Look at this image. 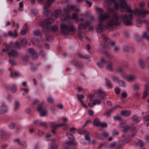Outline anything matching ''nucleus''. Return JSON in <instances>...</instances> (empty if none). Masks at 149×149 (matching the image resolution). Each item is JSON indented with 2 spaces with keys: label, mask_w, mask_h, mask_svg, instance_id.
I'll use <instances>...</instances> for the list:
<instances>
[{
  "label": "nucleus",
  "mask_w": 149,
  "mask_h": 149,
  "mask_svg": "<svg viewBox=\"0 0 149 149\" xmlns=\"http://www.w3.org/2000/svg\"><path fill=\"white\" fill-rule=\"evenodd\" d=\"M145 5L143 2H141L140 3V7L141 9H137L135 11H133L132 12L130 13L129 15L126 14H123L120 16V18L118 17V15L115 13L112 17V26L113 25H119L120 24L121 20H122L125 24L127 26H131L132 24V20L133 18L134 14H137L139 17H144L149 12L142 8V7Z\"/></svg>",
  "instance_id": "1"
},
{
  "label": "nucleus",
  "mask_w": 149,
  "mask_h": 149,
  "mask_svg": "<svg viewBox=\"0 0 149 149\" xmlns=\"http://www.w3.org/2000/svg\"><path fill=\"white\" fill-rule=\"evenodd\" d=\"M105 2L108 13H105L104 10L100 8H97L96 9V12L99 14L98 21L99 23L96 27V31L97 33H101L104 31L106 28L109 29L112 26L111 20L108 22L106 27L102 23V22L109 18L110 16L109 13L112 12V0H105Z\"/></svg>",
  "instance_id": "2"
},
{
  "label": "nucleus",
  "mask_w": 149,
  "mask_h": 149,
  "mask_svg": "<svg viewBox=\"0 0 149 149\" xmlns=\"http://www.w3.org/2000/svg\"><path fill=\"white\" fill-rule=\"evenodd\" d=\"M125 0H120V6H119L118 3L117 2V0H112V3H114V7L112 8V17H113L114 14L117 13L118 15V17L120 18V16L121 15H119L116 12L114 11V10H117L120 8V10L121 12L127 11L128 12H132V10L130 8L129 6L127 5V3L125 1Z\"/></svg>",
  "instance_id": "3"
},
{
  "label": "nucleus",
  "mask_w": 149,
  "mask_h": 149,
  "mask_svg": "<svg viewBox=\"0 0 149 149\" xmlns=\"http://www.w3.org/2000/svg\"><path fill=\"white\" fill-rule=\"evenodd\" d=\"M73 6H67L65 8L63 11L60 10H55L54 13V17L56 18L58 17L59 15H60V19L62 21H66L69 18V16L68 14V12L70 10H72L74 9Z\"/></svg>",
  "instance_id": "4"
},
{
  "label": "nucleus",
  "mask_w": 149,
  "mask_h": 149,
  "mask_svg": "<svg viewBox=\"0 0 149 149\" xmlns=\"http://www.w3.org/2000/svg\"><path fill=\"white\" fill-rule=\"evenodd\" d=\"M54 22L53 19L51 18H48L43 22H40V25L42 27V31L45 33L51 30L53 31H56L58 28L57 26L54 25L51 27L49 25Z\"/></svg>",
  "instance_id": "5"
},
{
  "label": "nucleus",
  "mask_w": 149,
  "mask_h": 149,
  "mask_svg": "<svg viewBox=\"0 0 149 149\" xmlns=\"http://www.w3.org/2000/svg\"><path fill=\"white\" fill-rule=\"evenodd\" d=\"M3 51L4 52H8V55L14 58H16L18 54L17 51L13 49V47L12 45L7 44L4 45L3 47Z\"/></svg>",
  "instance_id": "6"
},
{
  "label": "nucleus",
  "mask_w": 149,
  "mask_h": 149,
  "mask_svg": "<svg viewBox=\"0 0 149 149\" xmlns=\"http://www.w3.org/2000/svg\"><path fill=\"white\" fill-rule=\"evenodd\" d=\"M60 28L62 33L65 35H68L70 32H74L75 30V27L71 23L67 24L63 23L61 25Z\"/></svg>",
  "instance_id": "7"
},
{
  "label": "nucleus",
  "mask_w": 149,
  "mask_h": 149,
  "mask_svg": "<svg viewBox=\"0 0 149 149\" xmlns=\"http://www.w3.org/2000/svg\"><path fill=\"white\" fill-rule=\"evenodd\" d=\"M54 1V0H47L44 8V13L47 16L52 15L53 13L48 9Z\"/></svg>",
  "instance_id": "8"
},
{
  "label": "nucleus",
  "mask_w": 149,
  "mask_h": 149,
  "mask_svg": "<svg viewBox=\"0 0 149 149\" xmlns=\"http://www.w3.org/2000/svg\"><path fill=\"white\" fill-rule=\"evenodd\" d=\"M90 24L89 23L81 24L78 25L79 29H84L88 28L90 30H93L94 29L93 27V26H90Z\"/></svg>",
  "instance_id": "9"
},
{
  "label": "nucleus",
  "mask_w": 149,
  "mask_h": 149,
  "mask_svg": "<svg viewBox=\"0 0 149 149\" xmlns=\"http://www.w3.org/2000/svg\"><path fill=\"white\" fill-rule=\"evenodd\" d=\"M77 144V143L73 142H70L69 141L64 142L63 145V148L64 149H69L72 146H75Z\"/></svg>",
  "instance_id": "10"
},
{
  "label": "nucleus",
  "mask_w": 149,
  "mask_h": 149,
  "mask_svg": "<svg viewBox=\"0 0 149 149\" xmlns=\"http://www.w3.org/2000/svg\"><path fill=\"white\" fill-rule=\"evenodd\" d=\"M64 125V124L56 125L54 122H50V126L52 130V132L54 134L55 133V130L58 127Z\"/></svg>",
  "instance_id": "11"
},
{
  "label": "nucleus",
  "mask_w": 149,
  "mask_h": 149,
  "mask_svg": "<svg viewBox=\"0 0 149 149\" xmlns=\"http://www.w3.org/2000/svg\"><path fill=\"white\" fill-rule=\"evenodd\" d=\"M101 61L102 63H106V68L107 70L110 71H112V63L111 61H105L103 58H101Z\"/></svg>",
  "instance_id": "12"
},
{
  "label": "nucleus",
  "mask_w": 149,
  "mask_h": 149,
  "mask_svg": "<svg viewBox=\"0 0 149 149\" xmlns=\"http://www.w3.org/2000/svg\"><path fill=\"white\" fill-rule=\"evenodd\" d=\"M9 87L10 90L12 93H14L17 91V88L15 84H12L10 85L9 86L7 84H5L4 85L5 88H8Z\"/></svg>",
  "instance_id": "13"
},
{
  "label": "nucleus",
  "mask_w": 149,
  "mask_h": 149,
  "mask_svg": "<svg viewBox=\"0 0 149 149\" xmlns=\"http://www.w3.org/2000/svg\"><path fill=\"white\" fill-rule=\"evenodd\" d=\"M8 111V109L5 103H2L0 106V113L2 114Z\"/></svg>",
  "instance_id": "14"
},
{
  "label": "nucleus",
  "mask_w": 149,
  "mask_h": 149,
  "mask_svg": "<svg viewBox=\"0 0 149 149\" xmlns=\"http://www.w3.org/2000/svg\"><path fill=\"white\" fill-rule=\"evenodd\" d=\"M79 133L80 134H85V139L88 141H90V138L89 136L90 133L89 132L87 131L86 130H85L80 131Z\"/></svg>",
  "instance_id": "15"
},
{
  "label": "nucleus",
  "mask_w": 149,
  "mask_h": 149,
  "mask_svg": "<svg viewBox=\"0 0 149 149\" xmlns=\"http://www.w3.org/2000/svg\"><path fill=\"white\" fill-rule=\"evenodd\" d=\"M0 138L1 139L5 140L6 138L8 135V132L4 130H1L0 132Z\"/></svg>",
  "instance_id": "16"
},
{
  "label": "nucleus",
  "mask_w": 149,
  "mask_h": 149,
  "mask_svg": "<svg viewBox=\"0 0 149 149\" xmlns=\"http://www.w3.org/2000/svg\"><path fill=\"white\" fill-rule=\"evenodd\" d=\"M130 130L131 131H136V128L133 126H130L127 125V126H125L124 129L123 130L124 133H126L129 130Z\"/></svg>",
  "instance_id": "17"
},
{
  "label": "nucleus",
  "mask_w": 149,
  "mask_h": 149,
  "mask_svg": "<svg viewBox=\"0 0 149 149\" xmlns=\"http://www.w3.org/2000/svg\"><path fill=\"white\" fill-rule=\"evenodd\" d=\"M136 79V77L134 75H129L126 77L127 80L129 82L134 81Z\"/></svg>",
  "instance_id": "18"
},
{
  "label": "nucleus",
  "mask_w": 149,
  "mask_h": 149,
  "mask_svg": "<svg viewBox=\"0 0 149 149\" xmlns=\"http://www.w3.org/2000/svg\"><path fill=\"white\" fill-rule=\"evenodd\" d=\"M29 52L32 56L33 58H36L38 57L37 54L33 48H30L29 49Z\"/></svg>",
  "instance_id": "19"
},
{
  "label": "nucleus",
  "mask_w": 149,
  "mask_h": 149,
  "mask_svg": "<svg viewBox=\"0 0 149 149\" xmlns=\"http://www.w3.org/2000/svg\"><path fill=\"white\" fill-rule=\"evenodd\" d=\"M132 120L137 123L139 122L141 120V118L140 116H136L135 115L133 116L132 118Z\"/></svg>",
  "instance_id": "20"
},
{
  "label": "nucleus",
  "mask_w": 149,
  "mask_h": 149,
  "mask_svg": "<svg viewBox=\"0 0 149 149\" xmlns=\"http://www.w3.org/2000/svg\"><path fill=\"white\" fill-rule=\"evenodd\" d=\"M38 111L40 113V115L41 116H44L46 114V112L45 110H43L41 107H39L38 108Z\"/></svg>",
  "instance_id": "21"
},
{
  "label": "nucleus",
  "mask_w": 149,
  "mask_h": 149,
  "mask_svg": "<svg viewBox=\"0 0 149 149\" xmlns=\"http://www.w3.org/2000/svg\"><path fill=\"white\" fill-rule=\"evenodd\" d=\"M8 35L13 37H16L17 36V33L16 30L15 29L13 32L12 31H9L8 32Z\"/></svg>",
  "instance_id": "22"
},
{
  "label": "nucleus",
  "mask_w": 149,
  "mask_h": 149,
  "mask_svg": "<svg viewBox=\"0 0 149 149\" xmlns=\"http://www.w3.org/2000/svg\"><path fill=\"white\" fill-rule=\"evenodd\" d=\"M130 111L128 110L122 111L120 112L121 114L125 117L129 116L130 114Z\"/></svg>",
  "instance_id": "23"
},
{
  "label": "nucleus",
  "mask_w": 149,
  "mask_h": 149,
  "mask_svg": "<svg viewBox=\"0 0 149 149\" xmlns=\"http://www.w3.org/2000/svg\"><path fill=\"white\" fill-rule=\"evenodd\" d=\"M102 38L105 41L107 42V43H109L111 45H112V42H110V40H109V38L107 35H102L101 36Z\"/></svg>",
  "instance_id": "24"
},
{
  "label": "nucleus",
  "mask_w": 149,
  "mask_h": 149,
  "mask_svg": "<svg viewBox=\"0 0 149 149\" xmlns=\"http://www.w3.org/2000/svg\"><path fill=\"white\" fill-rule=\"evenodd\" d=\"M144 60L143 58H140L139 60V66L140 68L143 67L144 65Z\"/></svg>",
  "instance_id": "25"
},
{
  "label": "nucleus",
  "mask_w": 149,
  "mask_h": 149,
  "mask_svg": "<svg viewBox=\"0 0 149 149\" xmlns=\"http://www.w3.org/2000/svg\"><path fill=\"white\" fill-rule=\"evenodd\" d=\"M20 105V103L17 101H15L14 102V108L15 110H17L18 109Z\"/></svg>",
  "instance_id": "26"
},
{
  "label": "nucleus",
  "mask_w": 149,
  "mask_h": 149,
  "mask_svg": "<svg viewBox=\"0 0 149 149\" xmlns=\"http://www.w3.org/2000/svg\"><path fill=\"white\" fill-rule=\"evenodd\" d=\"M101 122L99 120V119L97 118H95L94 121V125L97 126H99Z\"/></svg>",
  "instance_id": "27"
},
{
  "label": "nucleus",
  "mask_w": 149,
  "mask_h": 149,
  "mask_svg": "<svg viewBox=\"0 0 149 149\" xmlns=\"http://www.w3.org/2000/svg\"><path fill=\"white\" fill-rule=\"evenodd\" d=\"M133 87L135 91H137L140 88V84L138 83L135 84L133 85Z\"/></svg>",
  "instance_id": "28"
},
{
  "label": "nucleus",
  "mask_w": 149,
  "mask_h": 149,
  "mask_svg": "<svg viewBox=\"0 0 149 149\" xmlns=\"http://www.w3.org/2000/svg\"><path fill=\"white\" fill-rule=\"evenodd\" d=\"M27 30V27L26 25H25L23 26V29L22 30L20 31V33L22 35H24L26 34V30Z\"/></svg>",
  "instance_id": "29"
},
{
  "label": "nucleus",
  "mask_w": 149,
  "mask_h": 149,
  "mask_svg": "<svg viewBox=\"0 0 149 149\" xmlns=\"http://www.w3.org/2000/svg\"><path fill=\"white\" fill-rule=\"evenodd\" d=\"M32 41L34 45L37 46L39 44V40L37 38H35L32 40Z\"/></svg>",
  "instance_id": "30"
},
{
  "label": "nucleus",
  "mask_w": 149,
  "mask_h": 149,
  "mask_svg": "<svg viewBox=\"0 0 149 149\" xmlns=\"http://www.w3.org/2000/svg\"><path fill=\"white\" fill-rule=\"evenodd\" d=\"M105 82L106 84V86L107 88H110L112 87V85L110 81L107 79H105Z\"/></svg>",
  "instance_id": "31"
},
{
  "label": "nucleus",
  "mask_w": 149,
  "mask_h": 149,
  "mask_svg": "<svg viewBox=\"0 0 149 149\" xmlns=\"http://www.w3.org/2000/svg\"><path fill=\"white\" fill-rule=\"evenodd\" d=\"M98 93L100 95L99 96V97L100 96V98L101 99H103L104 98V97L102 95H105V93L102 90L99 89L98 90Z\"/></svg>",
  "instance_id": "32"
},
{
  "label": "nucleus",
  "mask_w": 149,
  "mask_h": 149,
  "mask_svg": "<svg viewBox=\"0 0 149 149\" xmlns=\"http://www.w3.org/2000/svg\"><path fill=\"white\" fill-rule=\"evenodd\" d=\"M75 65L77 68L78 69H80L83 66V65L82 63L80 62H78L76 63Z\"/></svg>",
  "instance_id": "33"
},
{
  "label": "nucleus",
  "mask_w": 149,
  "mask_h": 149,
  "mask_svg": "<svg viewBox=\"0 0 149 149\" xmlns=\"http://www.w3.org/2000/svg\"><path fill=\"white\" fill-rule=\"evenodd\" d=\"M145 87L146 90L144 91L143 96V99L145 98L148 95V93L147 92L148 90V87L146 86H145Z\"/></svg>",
  "instance_id": "34"
},
{
  "label": "nucleus",
  "mask_w": 149,
  "mask_h": 149,
  "mask_svg": "<svg viewBox=\"0 0 149 149\" xmlns=\"http://www.w3.org/2000/svg\"><path fill=\"white\" fill-rule=\"evenodd\" d=\"M117 83L121 86L124 87L125 85V83L123 81L119 79L117 82Z\"/></svg>",
  "instance_id": "35"
},
{
  "label": "nucleus",
  "mask_w": 149,
  "mask_h": 149,
  "mask_svg": "<svg viewBox=\"0 0 149 149\" xmlns=\"http://www.w3.org/2000/svg\"><path fill=\"white\" fill-rule=\"evenodd\" d=\"M142 37L143 38H144L147 40L149 42V36L148 35L146 32H145L143 33Z\"/></svg>",
  "instance_id": "36"
},
{
  "label": "nucleus",
  "mask_w": 149,
  "mask_h": 149,
  "mask_svg": "<svg viewBox=\"0 0 149 149\" xmlns=\"http://www.w3.org/2000/svg\"><path fill=\"white\" fill-rule=\"evenodd\" d=\"M37 12L38 10L36 9H32L31 10V13L33 16H36Z\"/></svg>",
  "instance_id": "37"
},
{
  "label": "nucleus",
  "mask_w": 149,
  "mask_h": 149,
  "mask_svg": "<svg viewBox=\"0 0 149 149\" xmlns=\"http://www.w3.org/2000/svg\"><path fill=\"white\" fill-rule=\"evenodd\" d=\"M33 34L35 36H38L41 34V32L39 30H35L33 31Z\"/></svg>",
  "instance_id": "38"
},
{
  "label": "nucleus",
  "mask_w": 149,
  "mask_h": 149,
  "mask_svg": "<svg viewBox=\"0 0 149 149\" xmlns=\"http://www.w3.org/2000/svg\"><path fill=\"white\" fill-rule=\"evenodd\" d=\"M47 100L48 103H52L54 101V98L50 95H49L47 98Z\"/></svg>",
  "instance_id": "39"
},
{
  "label": "nucleus",
  "mask_w": 149,
  "mask_h": 149,
  "mask_svg": "<svg viewBox=\"0 0 149 149\" xmlns=\"http://www.w3.org/2000/svg\"><path fill=\"white\" fill-rule=\"evenodd\" d=\"M94 105L96 104H100L101 103V101L97 99H95L93 101Z\"/></svg>",
  "instance_id": "40"
},
{
  "label": "nucleus",
  "mask_w": 149,
  "mask_h": 149,
  "mask_svg": "<svg viewBox=\"0 0 149 149\" xmlns=\"http://www.w3.org/2000/svg\"><path fill=\"white\" fill-rule=\"evenodd\" d=\"M27 42V40L25 38H24L21 40V43L22 45L23 46H26Z\"/></svg>",
  "instance_id": "41"
},
{
  "label": "nucleus",
  "mask_w": 149,
  "mask_h": 149,
  "mask_svg": "<svg viewBox=\"0 0 149 149\" xmlns=\"http://www.w3.org/2000/svg\"><path fill=\"white\" fill-rule=\"evenodd\" d=\"M8 127L10 129H13L15 127V124L14 123H11L9 124Z\"/></svg>",
  "instance_id": "42"
},
{
  "label": "nucleus",
  "mask_w": 149,
  "mask_h": 149,
  "mask_svg": "<svg viewBox=\"0 0 149 149\" xmlns=\"http://www.w3.org/2000/svg\"><path fill=\"white\" fill-rule=\"evenodd\" d=\"M9 63L11 64L12 66H14L16 65V62L14 60L9 59L8 60Z\"/></svg>",
  "instance_id": "43"
},
{
  "label": "nucleus",
  "mask_w": 149,
  "mask_h": 149,
  "mask_svg": "<svg viewBox=\"0 0 149 149\" xmlns=\"http://www.w3.org/2000/svg\"><path fill=\"white\" fill-rule=\"evenodd\" d=\"M112 111V109H110L106 113L103 114V115H106L107 117L110 116L111 115V112Z\"/></svg>",
  "instance_id": "44"
},
{
  "label": "nucleus",
  "mask_w": 149,
  "mask_h": 149,
  "mask_svg": "<svg viewBox=\"0 0 149 149\" xmlns=\"http://www.w3.org/2000/svg\"><path fill=\"white\" fill-rule=\"evenodd\" d=\"M47 124L45 122L41 123L39 121L38 125L43 127H45L47 126Z\"/></svg>",
  "instance_id": "45"
},
{
  "label": "nucleus",
  "mask_w": 149,
  "mask_h": 149,
  "mask_svg": "<svg viewBox=\"0 0 149 149\" xmlns=\"http://www.w3.org/2000/svg\"><path fill=\"white\" fill-rule=\"evenodd\" d=\"M78 15L76 13H74L72 15V17L73 19H74L76 21H77L79 20V19L77 18Z\"/></svg>",
  "instance_id": "46"
},
{
  "label": "nucleus",
  "mask_w": 149,
  "mask_h": 149,
  "mask_svg": "<svg viewBox=\"0 0 149 149\" xmlns=\"http://www.w3.org/2000/svg\"><path fill=\"white\" fill-rule=\"evenodd\" d=\"M66 135L68 138L70 140L72 141L73 140V137L71 134L67 133Z\"/></svg>",
  "instance_id": "47"
},
{
  "label": "nucleus",
  "mask_w": 149,
  "mask_h": 149,
  "mask_svg": "<svg viewBox=\"0 0 149 149\" xmlns=\"http://www.w3.org/2000/svg\"><path fill=\"white\" fill-rule=\"evenodd\" d=\"M119 79L117 77L115 76L112 77V81L114 82L117 83Z\"/></svg>",
  "instance_id": "48"
},
{
  "label": "nucleus",
  "mask_w": 149,
  "mask_h": 149,
  "mask_svg": "<svg viewBox=\"0 0 149 149\" xmlns=\"http://www.w3.org/2000/svg\"><path fill=\"white\" fill-rule=\"evenodd\" d=\"M127 96V94L126 92H124L123 93L121 94V99L125 98Z\"/></svg>",
  "instance_id": "49"
},
{
  "label": "nucleus",
  "mask_w": 149,
  "mask_h": 149,
  "mask_svg": "<svg viewBox=\"0 0 149 149\" xmlns=\"http://www.w3.org/2000/svg\"><path fill=\"white\" fill-rule=\"evenodd\" d=\"M53 39V37L52 36L49 35L47 38V40L50 42H51Z\"/></svg>",
  "instance_id": "50"
},
{
  "label": "nucleus",
  "mask_w": 149,
  "mask_h": 149,
  "mask_svg": "<svg viewBox=\"0 0 149 149\" xmlns=\"http://www.w3.org/2000/svg\"><path fill=\"white\" fill-rule=\"evenodd\" d=\"M77 97L79 100H81V98H84V96L83 95H77Z\"/></svg>",
  "instance_id": "51"
},
{
  "label": "nucleus",
  "mask_w": 149,
  "mask_h": 149,
  "mask_svg": "<svg viewBox=\"0 0 149 149\" xmlns=\"http://www.w3.org/2000/svg\"><path fill=\"white\" fill-rule=\"evenodd\" d=\"M107 124L105 123H102L101 122L100 124V125L99 126H100L102 127H107Z\"/></svg>",
  "instance_id": "52"
},
{
  "label": "nucleus",
  "mask_w": 149,
  "mask_h": 149,
  "mask_svg": "<svg viewBox=\"0 0 149 149\" xmlns=\"http://www.w3.org/2000/svg\"><path fill=\"white\" fill-rule=\"evenodd\" d=\"M114 92L116 94H119L120 91V89L119 88L117 87L114 89Z\"/></svg>",
  "instance_id": "53"
},
{
  "label": "nucleus",
  "mask_w": 149,
  "mask_h": 149,
  "mask_svg": "<svg viewBox=\"0 0 149 149\" xmlns=\"http://www.w3.org/2000/svg\"><path fill=\"white\" fill-rule=\"evenodd\" d=\"M116 70L117 71L121 73L123 72V68L121 67H120L118 68H117Z\"/></svg>",
  "instance_id": "54"
},
{
  "label": "nucleus",
  "mask_w": 149,
  "mask_h": 149,
  "mask_svg": "<svg viewBox=\"0 0 149 149\" xmlns=\"http://www.w3.org/2000/svg\"><path fill=\"white\" fill-rule=\"evenodd\" d=\"M113 119L115 120H120L121 118V117L119 116H116L113 117Z\"/></svg>",
  "instance_id": "55"
},
{
  "label": "nucleus",
  "mask_w": 149,
  "mask_h": 149,
  "mask_svg": "<svg viewBox=\"0 0 149 149\" xmlns=\"http://www.w3.org/2000/svg\"><path fill=\"white\" fill-rule=\"evenodd\" d=\"M143 119L144 121H149V115H148L144 117H143Z\"/></svg>",
  "instance_id": "56"
},
{
  "label": "nucleus",
  "mask_w": 149,
  "mask_h": 149,
  "mask_svg": "<svg viewBox=\"0 0 149 149\" xmlns=\"http://www.w3.org/2000/svg\"><path fill=\"white\" fill-rule=\"evenodd\" d=\"M123 50L124 51H127L129 50V47L126 46H124L123 47Z\"/></svg>",
  "instance_id": "57"
},
{
  "label": "nucleus",
  "mask_w": 149,
  "mask_h": 149,
  "mask_svg": "<svg viewBox=\"0 0 149 149\" xmlns=\"http://www.w3.org/2000/svg\"><path fill=\"white\" fill-rule=\"evenodd\" d=\"M79 101L80 104L81 106L84 107V108L87 107V106L84 103L82 100H80Z\"/></svg>",
  "instance_id": "58"
},
{
  "label": "nucleus",
  "mask_w": 149,
  "mask_h": 149,
  "mask_svg": "<svg viewBox=\"0 0 149 149\" xmlns=\"http://www.w3.org/2000/svg\"><path fill=\"white\" fill-rule=\"evenodd\" d=\"M58 146L56 144H52L50 149H57Z\"/></svg>",
  "instance_id": "59"
},
{
  "label": "nucleus",
  "mask_w": 149,
  "mask_h": 149,
  "mask_svg": "<svg viewBox=\"0 0 149 149\" xmlns=\"http://www.w3.org/2000/svg\"><path fill=\"white\" fill-rule=\"evenodd\" d=\"M21 145L22 148H23L24 149L26 148V143L25 141L21 142Z\"/></svg>",
  "instance_id": "60"
},
{
  "label": "nucleus",
  "mask_w": 149,
  "mask_h": 149,
  "mask_svg": "<svg viewBox=\"0 0 149 149\" xmlns=\"http://www.w3.org/2000/svg\"><path fill=\"white\" fill-rule=\"evenodd\" d=\"M7 145L6 144H4L2 145L1 146V149H5L7 147Z\"/></svg>",
  "instance_id": "61"
},
{
  "label": "nucleus",
  "mask_w": 149,
  "mask_h": 149,
  "mask_svg": "<svg viewBox=\"0 0 149 149\" xmlns=\"http://www.w3.org/2000/svg\"><path fill=\"white\" fill-rule=\"evenodd\" d=\"M102 136L104 137H107L109 136V134L107 132H104L102 134Z\"/></svg>",
  "instance_id": "62"
},
{
  "label": "nucleus",
  "mask_w": 149,
  "mask_h": 149,
  "mask_svg": "<svg viewBox=\"0 0 149 149\" xmlns=\"http://www.w3.org/2000/svg\"><path fill=\"white\" fill-rule=\"evenodd\" d=\"M97 65L98 67L100 68H102L103 67V65L102 63H97Z\"/></svg>",
  "instance_id": "63"
},
{
  "label": "nucleus",
  "mask_w": 149,
  "mask_h": 149,
  "mask_svg": "<svg viewBox=\"0 0 149 149\" xmlns=\"http://www.w3.org/2000/svg\"><path fill=\"white\" fill-rule=\"evenodd\" d=\"M14 76L15 77H19V72H15L14 73Z\"/></svg>",
  "instance_id": "64"
}]
</instances>
